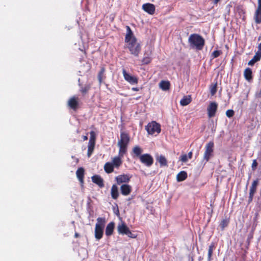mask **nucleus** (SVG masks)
I'll return each instance as SVG.
<instances>
[{"label":"nucleus","mask_w":261,"mask_h":261,"mask_svg":"<svg viewBox=\"0 0 261 261\" xmlns=\"http://www.w3.org/2000/svg\"><path fill=\"white\" fill-rule=\"evenodd\" d=\"M78 105V98L75 96L70 98L68 101V106L73 110H76Z\"/></svg>","instance_id":"nucleus-14"},{"label":"nucleus","mask_w":261,"mask_h":261,"mask_svg":"<svg viewBox=\"0 0 261 261\" xmlns=\"http://www.w3.org/2000/svg\"><path fill=\"white\" fill-rule=\"evenodd\" d=\"M180 160L182 162H186L188 161V156L186 154L182 155L180 156Z\"/></svg>","instance_id":"nucleus-38"},{"label":"nucleus","mask_w":261,"mask_h":261,"mask_svg":"<svg viewBox=\"0 0 261 261\" xmlns=\"http://www.w3.org/2000/svg\"><path fill=\"white\" fill-rule=\"evenodd\" d=\"M244 76L246 80L250 82L252 80V71L250 68H247L244 72Z\"/></svg>","instance_id":"nucleus-18"},{"label":"nucleus","mask_w":261,"mask_h":261,"mask_svg":"<svg viewBox=\"0 0 261 261\" xmlns=\"http://www.w3.org/2000/svg\"><path fill=\"white\" fill-rule=\"evenodd\" d=\"M95 144V143H88L87 155L89 158L91 155L94 150Z\"/></svg>","instance_id":"nucleus-27"},{"label":"nucleus","mask_w":261,"mask_h":261,"mask_svg":"<svg viewBox=\"0 0 261 261\" xmlns=\"http://www.w3.org/2000/svg\"><path fill=\"white\" fill-rule=\"evenodd\" d=\"M114 167L111 162H107L104 166V169L106 172L108 173H112L114 171Z\"/></svg>","instance_id":"nucleus-23"},{"label":"nucleus","mask_w":261,"mask_h":261,"mask_svg":"<svg viewBox=\"0 0 261 261\" xmlns=\"http://www.w3.org/2000/svg\"><path fill=\"white\" fill-rule=\"evenodd\" d=\"M220 0H214V3L215 4H217L218 3V2H219Z\"/></svg>","instance_id":"nucleus-47"},{"label":"nucleus","mask_w":261,"mask_h":261,"mask_svg":"<svg viewBox=\"0 0 261 261\" xmlns=\"http://www.w3.org/2000/svg\"><path fill=\"white\" fill-rule=\"evenodd\" d=\"M140 160L147 167L151 166L153 163V158L149 154H143L140 156Z\"/></svg>","instance_id":"nucleus-8"},{"label":"nucleus","mask_w":261,"mask_h":261,"mask_svg":"<svg viewBox=\"0 0 261 261\" xmlns=\"http://www.w3.org/2000/svg\"><path fill=\"white\" fill-rule=\"evenodd\" d=\"M254 19L256 23H261V0H258V8L255 11Z\"/></svg>","instance_id":"nucleus-12"},{"label":"nucleus","mask_w":261,"mask_h":261,"mask_svg":"<svg viewBox=\"0 0 261 261\" xmlns=\"http://www.w3.org/2000/svg\"><path fill=\"white\" fill-rule=\"evenodd\" d=\"M106 223V221L105 218L98 217L97 219L94 230L95 238L97 240H99L102 238Z\"/></svg>","instance_id":"nucleus-4"},{"label":"nucleus","mask_w":261,"mask_h":261,"mask_svg":"<svg viewBox=\"0 0 261 261\" xmlns=\"http://www.w3.org/2000/svg\"><path fill=\"white\" fill-rule=\"evenodd\" d=\"M115 227V223L113 222L109 223L106 229V234L107 236H110L112 234Z\"/></svg>","instance_id":"nucleus-17"},{"label":"nucleus","mask_w":261,"mask_h":261,"mask_svg":"<svg viewBox=\"0 0 261 261\" xmlns=\"http://www.w3.org/2000/svg\"><path fill=\"white\" fill-rule=\"evenodd\" d=\"M228 223L229 221L227 219L223 220L220 224V226L221 229H223L225 227H226L228 224Z\"/></svg>","instance_id":"nucleus-34"},{"label":"nucleus","mask_w":261,"mask_h":261,"mask_svg":"<svg viewBox=\"0 0 261 261\" xmlns=\"http://www.w3.org/2000/svg\"><path fill=\"white\" fill-rule=\"evenodd\" d=\"M257 163L256 161L255 160H253V163L252 164V168L253 170H254L256 167H257Z\"/></svg>","instance_id":"nucleus-39"},{"label":"nucleus","mask_w":261,"mask_h":261,"mask_svg":"<svg viewBox=\"0 0 261 261\" xmlns=\"http://www.w3.org/2000/svg\"><path fill=\"white\" fill-rule=\"evenodd\" d=\"M90 137L89 143H95L96 135L94 131H91L90 133Z\"/></svg>","instance_id":"nucleus-31"},{"label":"nucleus","mask_w":261,"mask_h":261,"mask_svg":"<svg viewBox=\"0 0 261 261\" xmlns=\"http://www.w3.org/2000/svg\"><path fill=\"white\" fill-rule=\"evenodd\" d=\"M129 141V137L128 135L122 132L120 134V139L118 142V146L119 147V155L114 157L111 162L115 168H119L122 164V161L121 158L127 151V145Z\"/></svg>","instance_id":"nucleus-1"},{"label":"nucleus","mask_w":261,"mask_h":261,"mask_svg":"<svg viewBox=\"0 0 261 261\" xmlns=\"http://www.w3.org/2000/svg\"><path fill=\"white\" fill-rule=\"evenodd\" d=\"M117 230L119 233L121 234H125L128 237L134 238L136 237L135 234H133L128 227L126 226V225L124 223H122L121 224H119L117 226Z\"/></svg>","instance_id":"nucleus-7"},{"label":"nucleus","mask_w":261,"mask_h":261,"mask_svg":"<svg viewBox=\"0 0 261 261\" xmlns=\"http://www.w3.org/2000/svg\"><path fill=\"white\" fill-rule=\"evenodd\" d=\"M156 161L160 163V166H167V161L163 155H158L156 156Z\"/></svg>","instance_id":"nucleus-19"},{"label":"nucleus","mask_w":261,"mask_h":261,"mask_svg":"<svg viewBox=\"0 0 261 261\" xmlns=\"http://www.w3.org/2000/svg\"><path fill=\"white\" fill-rule=\"evenodd\" d=\"M220 53L221 51L220 50H215L212 54V56L214 58H217L220 56Z\"/></svg>","instance_id":"nucleus-36"},{"label":"nucleus","mask_w":261,"mask_h":261,"mask_svg":"<svg viewBox=\"0 0 261 261\" xmlns=\"http://www.w3.org/2000/svg\"><path fill=\"white\" fill-rule=\"evenodd\" d=\"M142 9L144 11L151 15L154 14L155 12L154 6L150 3L143 4L142 6Z\"/></svg>","instance_id":"nucleus-13"},{"label":"nucleus","mask_w":261,"mask_h":261,"mask_svg":"<svg viewBox=\"0 0 261 261\" xmlns=\"http://www.w3.org/2000/svg\"><path fill=\"white\" fill-rule=\"evenodd\" d=\"M160 88L164 91L169 89L170 83L168 81H162L159 84Z\"/></svg>","instance_id":"nucleus-26"},{"label":"nucleus","mask_w":261,"mask_h":261,"mask_svg":"<svg viewBox=\"0 0 261 261\" xmlns=\"http://www.w3.org/2000/svg\"><path fill=\"white\" fill-rule=\"evenodd\" d=\"M132 90L133 91H138L139 90V88L133 87V88H132Z\"/></svg>","instance_id":"nucleus-43"},{"label":"nucleus","mask_w":261,"mask_h":261,"mask_svg":"<svg viewBox=\"0 0 261 261\" xmlns=\"http://www.w3.org/2000/svg\"><path fill=\"white\" fill-rule=\"evenodd\" d=\"M261 59V55L255 53L252 59L248 63V65L253 66L256 62L259 61Z\"/></svg>","instance_id":"nucleus-22"},{"label":"nucleus","mask_w":261,"mask_h":261,"mask_svg":"<svg viewBox=\"0 0 261 261\" xmlns=\"http://www.w3.org/2000/svg\"><path fill=\"white\" fill-rule=\"evenodd\" d=\"M214 143L212 141L207 143L205 145V150L203 155V159L207 162L213 156L214 153Z\"/></svg>","instance_id":"nucleus-6"},{"label":"nucleus","mask_w":261,"mask_h":261,"mask_svg":"<svg viewBox=\"0 0 261 261\" xmlns=\"http://www.w3.org/2000/svg\"><path fill=\"white\" fill-rule=\"evenodd\" d=\"M258 181L257 179L255 180L252 183L251 186L250 187V190L251 191L255 192L256 189V187L258 185Z\"/></svg>","instance_id":"nucleus-32"},{"label":"nucleus","mask_w":261,"mask_h":261,"mask_svg":"<svg viewBox=\"0 0 261 261\" xmlns=\"http://www.w3.org/2000/svg\"><path fill=\"white\" fill-rule=\"evenodd\" d=\"M256 53L261 55V43L259 44L258 46V50L256 52Z\"/></svg>","instance_id":"nucleus-40"},{"label":"nucleus","mask_w":261,"mask_h":261,"mask_svg":"<svg viewBox=\"0 0 261 261\" xmlns=\"http://www.w3.org/2000/svg\"><path fill=\"white\" fill-rule=\"evenodd\" d=\"M145 129L148 134L156 136L161 132V125L159 123L153 121L145 126Z\"/></svg>","instance_id":"nucleus-5"},{"label":"nucleus","mask_w":261,"mask_h":261,"mask_svg":"<svg viewBox=\"0 0 261 261\" xmlns=\"http://www.w3.org/2000/svg\"><path fill=\"white\" fill-rule=\"evenodd\" d=\"M217 83L212 85L210 87V91L212 95H214L217 92Z\"/></svg>","instance_id":"nucleus-33"},{"label":"nucleus","mask_w":261,"mask_h":261,"mask_svg":"<svg viewBox=\"0 0 261 261\" xmlns=\"http://www.w3.org/2000/svg\"><path fill=\"white\" fill-rule=\"evenodd\" d=\"M76 174L77 177L78 178L82 184H83V183L84 174V169L83 168H79L76 172Z\"/></svg>","instance_id":"nucleus-21"},{"label":"nucleus","mask_w":261,"mask_h":261,"mask_svg":"<svg viewBox=\"0 0 261 261\" xmlns=\"http://www.w3.org/2000/svg\"><path fill=\"white\" fill-rule=\"evenodd\" d=\"M105 69L103 67H101L100 69V71L99 72L98 74V80L99 82V84H101L102 81L103 77V74L105 73Z\"/></svg>","instance_id":"nucleus-30"},{"label":"nucleus","mask_w":261,"mask_h":261,"mask_svg":"<svg viewBox=\"0 0 261 261\" xmlns=\"http://www.w3.org/2000/svg\"><path fill=\"white\" fill-rule=\"evenodd\" d=\"M111 194L112 198L116 199L119 196L118 190L116 185H113L111 188Z\"/></svg>","instance_id":"nucleus-20"},{"label":"nucleus","mask_w":261,"mask_h":261,"mask_svg":"<svg viewBox=\"0 0 261 261\" xmlns=\"http://www.w3.org/2000/svg\"><path fill=\"white\" fill-rule=\"evenodd\" d=\"M188 42L191 48L201 50L204 45V39L197 34H191L188 39Z\"/></svg>","instance_id":"nucleus-3"},{"label":"nucleus","mask_w":261,"mask_h":261,"mask_svg":"<svg viewBox=\"0 0 261 261\" xmlns=\"http://www.w3.org/2000/svg\"><path fill=\"white\" fill-rule=\"evenodd\" d=\"M191 101V98L190 95L184 96L180 101V103L182 106H186Z\"/></svg>","instance_id":"nucleus-24"},{"label":"nucleus","mask_w":261,"mask_h":261,"mask_svg":"<svg viewBox=\"0 0 261 261\" xmlns=\"http://www.w3.org/2000/svg\"><path fill=\"white\" fill-rule=\"evenodd\" d=\"M125 41L126 47L129 49L130 53L135 57H138L141 51V45L128 26L126 27Z\"/></svg>","instance_id":"nucleus-2"},{"label":"nucleus","mask_w":261,"mask_h":261,"mask_svg":"<svg viewBox=\"0 0 261 261\" xmlns=\"http://www.w3.org/2000/svg\"><path fill=\"white\" fill-rule=\"evenodd\" d=\"M83 140H84V141L87 140L88 139V137H87V136H84L83 137Z\"/></svg>","instance_id":"nucleus-45"},{"label":"nucleus","mask_w":261,"mask_h":261,"mask_svg":"<svg viewBox=\"0 0 261 261\" xmlns=\"http://www.w3.org/2000/svg\"><path fill=\"white\" fill-rule=\"evenodd\" d=\"M215 247V245L214 243H212L211 245L209 246L208 250V261H211L212 260V256L213 252V250Z\"/></svg>","instance_id":"nucleus-28"},{"label":"nucleus","mask_w":261,"mask_h":261,"mask_svg":"<svg viewBox=\"0 0 261 261\" xmlns=\"http://www.w3.org/2000/svg\"><path fill=\"white\" fill-rule=\"evenodd\" d=\"M255 192L249 191V197H251L253 198Z\"/></svg>","instance_id":"nucleus-42"},{"label":"nucleus","mask_w":261,"mask_h":261,"mask_svg":"<svg viewBox=\"0 0 261 261\" xmlns=\"http://www.w3.org/2000/svg\"><path fill=\"white\" fill-rule=\"evenodd\" d=\"M192 154V153L191 152L189 153L188 155H189V156L190 158H191Z\"/></svg>","instance_id":"nucleus-46"},{"label":"nucleus","mask_w":261,"mask_h":261,"mask_svg":"<svg viewBox=\"0 0 261 261\" xmlns=\"http://www.w3.org/2000/svg\"><path fill=\"white\" fill-rule=\"evenodd\" d=\"M121 193L124 196L129 195L132 191V187L127 184H123L120 187Z\"/></svg>","instance_id":"nucleus-15"},{"label":"nucleus","mask_w":261,"mask_h":261,"mask_svg":"<svg viewBox=\"0 0 261 261\" xmlns=\"http://www.w3.org/2000/svg\"><path fill=\"white\" fill-rule=\"evenodd\" d=\"M252 199H253V198H252V197H249V201H251L252 200Z\"/></svg>","instance_id":"nucleus-48"},{"label":"nucleus","mask_w":261,"mask_h":261,"mask_svg":"<svg viewBox=\"0 0 261 261\" xmlns=\"http://www.w3.org/2000/svg\"><path fill=\"white\" fill-rule=\"evenodd\" d=\"M256 97L261 98V89L260 90L256 93Z\"/></svg>","instance_id":"nucleus-41"},{"label":"nucleus","mask_w":261,"mask_h":261,"mask_svg":"<svg viewBox=\"0 0 261 261\" xmlns=\"http://www.w3.org/2000/svg\"><path fill=\"white\" fill-rule=\"evenodd\" d=\"M131 178V176L128 174H121L116 177L115 179L117 184L128 182Z\"/></svg>","instance_id":"nucleus-11"},{"label":"nucleus","mask_w":261,"mask_h":261,"mask_svg":"<svg viewBox=\"0 0 261 261\" xmlns=\"http://www.w3.org/2000/svg\"><path fill=\"white\" fill-rule=\"evenodd\" d=\"M87 90H88L86 88H85L82 90V91L83 93H85L87 92Z\"/></svg>","instance_id":"nucleus-44"},{"label":"nucleus","mask_w":261,"mask_h":261,"mask_svg":"<svg viewBox=\"0 0 261 261\" xmlns=\"http://www.w3.org/2000/svg\"><path fill=\"white\" fill-rule=\"evenodd\" d=\"M226 115L228 118H231L234 115V111L232 110H228L226 112Z\"/></svg>","instance_id":"nucleus-35"},{"label":"nucleus","mask_w":261,"mask_h":261,"mask_svg":"<svg viewBox=\"0 0 261 261\" xmlns=\"http://www.w3.org/2000/svg\"><path fill=\"white\" fill-rule=\"evenodd\" d=\"M77 236H78V234L77 233H75V237H77Z\"/></svg>","instance_id":"nucleus-49"},{"label":"nucleus","mask_w":261,"mask_h":261,"mask_svg":"<svg viewBox=\"0 0 261 261\" xmlns=\"http://www.w3.org/2000/svg\"><path fill=\"white\" fill-rule=\"evenodd\" d=\"M150 59L148 57H145L143 59L142 62L144 64H147L150 62Z\"/></svg>","instance_id":"nucleus-37"},{"label":"nucleus","mask_w":261,"mask_h":261,"mask_svg":"<svg viewBox=\"0 0 261 261\" xmlns=\"http://www.w3.org/2000/svg\"><path fill=\"white\" fill-rule=\"evenodd\" d=\"M122 74L124 80L131 85L137 84L138 82V79L136 76L132 75L126 72L124 69H122Z\"/></svg>","instance_id":"nucleus-9"},{"label":"nucleus","mask_w":261,"mask_h":261,"mask_svg":"<svg viewBox=\"0 0 261 261\" xmlns=\"http://www.w3.org/2000/svg\"><path fill=\"white\" fill-rule=\"evenodd\" d=\"M218 108V105L215 102H212L207 107V113L208 117L212 118L214 117L216 114Z\"/></svg>","instance_id":"nucleus-10"},{"label":"nucleus","mask_w":261,"mask_h":261,"mask_svg":"<svg viewBox=\"0 0 261 261\" xmlns=\"http://www.w3.org/2000/svg\"><path fill=\"white\" fill-rule=\"evenodd\" d=\"M187 177V174L185 171H180L176 176V179L178 181H181L185 180Z\"/></svg>","instance_id":"nucleus-25"},{"label":"nucleus","mask_w":261,"mask_h":261,"mask_svg":"<svg viewBox=\"0 0 261 261\" xmlns=\"http://www.w3.org/2000/svg\"><path fill=\"white\" fill-rule=\"evenodd\" d=\"M133 152L137 156H139L141 155L142 152V149L139 147L138 146H136L134 147L133 148Z\"/></svg>","instance_id":"nucleus-29"},{"label":"nucleus","mask_w":261,"mask_h":261,"mask_svg":"<svg viewBox=\"0 0 261 261\" xmlns=\"http://www.w3.org/2000/svg\"><path fill=\"white\" fill-rule=\"evenodd\" d=\"M91 179L92 182L97 185L99 187L102 188L104 186L103 180L99 175H93Z\"/></svg>","instance_id":"nucleus-16"}]
</instances>
